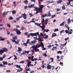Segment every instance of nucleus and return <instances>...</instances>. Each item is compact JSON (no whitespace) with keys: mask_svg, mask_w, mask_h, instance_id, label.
<instances>
[{"mask_svg":"<svg viewBox=\"0 0 73 73\" xmlns=\"http://www.w3.org/2000/svg\"><path fill=\"white\" fill-rule=\"evenodd\" d=\"M54 68L55 67L54 66H51V69H52V70H54Z\"/></svg>","mask_w":73,"mask_h":73,"instance_id":"864d4df0","label":"nucleus"},{"mask_svg":"<svg viewBox=\"0 0 73 73\" xmlns=\"http://www.w3.org/2000/svg\"><path fill=\"white\" fill-rule=\"evenodd\" d=\"M35 25H36L37 26H39L40 27V25H39V23H35Z\"/></svg>","mask_w":73,"mask_h":73,"instance_id":"ea45409f","label":"nucleus"},{"mask_svg":"<svg viewBox=\"0 0 73 73\" xmlns=\"http://www.w3.org/2000/svg\"><path fill=\"white\" fill-rule=\"evenodd\" d=\"M11 40L13 41V42H15V43L17 44H18L19 42L20 41L19 39H17V42L15 40H13V39H11Z\"/></svg>","mask_w":73,"mask_h":73,"instance_id":"39448f33","label":"nucleus"},{"mask_svg":"<svg viewBox=\"0 0 73 73\" xmlns=\"http://www.w3.org/2000/svg\"><path fill=\"white\" fill-rule=\"evenodd\" d=\"M24 52H26V53H27V54H29L30 52V51H24Z\"/></svg>","mask_w":73,"mask_h":73,"instance_id":"79ce46f5","label":"nucleus"},{"mask_svg":"<svg viewBox=\"0 0 73 73\" xmlns=\"http://www.w3.org/2000/svg\"><path fill=\"white\" fill-rule=\"evenodd\" d=\"M67 25L68 24H66V25H65V27H66V28H67L68 30H69V31H70V28L69 27H68Z\"/></svg>","mask_w":73,"mask_h":73,"instance_id":"4be33fe9","label":"nucleus"},{"mask_svg":"<svg viewBox=\"0 0 73 73\" xmlns=\"http://www.w3.org/2000/svg\"><path fill=\"white\" fill-rule=\"evenodd\" d=\"M38 46H37V47L34 49L35 51L36 52H38L39 51V49H37V48H38Z\"/></svg>","mask_w":73,"mask_h":73,"instance_id":"0eeeda50","label":"nucleus"},{"mask_svg":"<svg viewBox=\"0 0 73 73\" xmlns=\"http://www.w3.org/2000/svg\"><path fill=\"white\" fill-rule=\"evenodd\" d=\"M43 56H47V55L46 54V53H44V54H43Z\"/></svg>","mask_w":73,"mask_h":73,"instance_id":"58836bf2","label":"nucleus"},{"mask_svg":"<svg viewBox=\"0 0 73 73\" xmlns=\"http://www.w3.org/2000/svg\"><path fill=\"white\" fill-rule=\"evenodd\" d=\"M29 15L31 17H33V14H32L31 13H30L29 14Z\"/></svg>","mask_w":73,"mask_h":73,"instance_id":"603ef678","label":"nucleus"},{"mask_svg":"<svg viewBox=\"0 0 73 73\" xmlns=\"http://www.w3.org/2000/svg\"><path fill=\"white\" fill-rule=\"evenodd\" d=\"M42 50H46V48H44V47H42Z\"/></svg>","mask_w":73,"mask_h":73,"instance_id":"bf43d9fd","label":"nucleus"},{"mask_svg":"<svg viewBox=\"0 0 73 73\" xmlns=\"http://www.w3.org/2000/svg\"><path fill=\"white\" fill-rule=\"evenodd\" d=\"M36 40H33V41H32L31 43H30V44H32V43L34 44Z\"/></svg>","mask_w":73,"mask_h":73,"instance_id":"cd10ccee","label":"nucleus"},{"mask_svg":"<svg viewBox=\"0 0 73 73\" xmlns=\"http://www.w3.org/2000/svg\"><path fill=\"white\" fill-rule=\"evenodd\" d=\"M13 30L14 31H17V32L18 30L17 29H15V28H14Z\"/></svg>","mask_w":73,"mask_h":73,"instance_id":"c03bdc74","label":"nucleus"},{"mask_svg":"<svg viewBox=\"0 0 73 73\" xmlns=\"http://www.w3.org/2000/svg\"><path fill=\"white\" fill-rule=\"evenodd\" d=\"M37 33L38 35H37L36 36L38 35V38H40V35H39V33L38 32H37L36 33Z\"/></svg>","mask_w":73,"mask_h":73,"instance_id":"7c9ffc66","label":"nucleus"},{"mask_svg":"<svg viewBox=\"0 0 73 73\" xmlns=\"http://www.w3.org/2000/svg\"><path fill=\"white\" fill-rule=\"evenodd\" d=\"M65 32L66 33H69V31H68L67 30H65Z\"/></svg>","mask_w":73,"mask_h":73,"instance_id":"e433bc0d","label":"nucleus"},{"mask_svg":"<svg viewBox=\"0 0 73 73\" xmlns=\"http://www.w3.org/2000/svg\"><path fill=\"white\" fill-rule=\"evenodd\" d=\"M49 29H46V30H44V32H46V33L48 32H49Z\"/></svg>","mask_w":73,"mask_h":73,"instance_id":"a19ab883","label":"nucleus"},{"mask_svg":"<svg viewBox=\"0 0 73 73\" xmlns=\"http://www.w3.org/2000/svg\"><path fill=\"white\" fill-rule=\"evenodd\" d=\"M3 64H4V65H7L8 64V63H7V62H3Z\"/></svg>","mask_w":73,"mask_h":73,"instance_id":"5701e85b","label":"nucleus"},{"mask_svg":"<svg viewBox=\"0 0 73 73\" xmlns=\"http://www.w3.org/2000/svg\"><path fill=\"white\" fill-rule=\"evenodd\" d=\"M13 38L14 40H17V36H13Z\"/></svg>","mask_w":73,"mask_h":73,"instance_id":"f8f14e48","label":"nucleus"},{"mask_svg":"<svg viewBox=\"0 0 73 73\" xmlns=\"http://www.w3.org/2000/svg\"><path fill=\"white\" fill-rule=\"evenodd\" d=\"M20 69H21V70H20L19 69H18L17 70V72H20L21 71L23 70V69L22 68H21Z\"/></svg>","mask_w":73,"mask_h":73,"instance_id":"473e14b6","label":"nucleus"},{"mask_svg":"<svg viewBox=\"0 0 73 73\" xmlns=\"http://www.w3.org/2000/svg\"><path fill=\"white\" fill-rule=\"evenodd\" d=\"M38 35L37 33H31L29 34V35H27L28 38H29L30 37V36H36V35Z\"/></svg>","mask_w":73,"mask_h":73,"instance_id":"7ed1b4c3","label":"nucleus"},{"mask_svg":"<svg viewBox=\"0 0 73 73\" xmlns=\"http://www.w3.org/2000/svg\"><path fill=\"white\" fill-rule=\"evenodd\" d=\"M22 17H23L25 19H27V15L25 13L22 14L21 16L19 17V18H20Z\"/></svg>","mask_w":73,"mask_h":73,"instance_id":"20e7f679","label":"nucleus"},{"mask_svg":"<svg viewBox=\"0 0 73 73\" xmlns=\"http://www.w3.org/2000/svg\"><path fill=\"white\" fill-rule=\"evenodd\" d=\"M55 16H56V15H52V17H51V18H54V17H55Z\"/></svg>","mask_w":73,"mask_h":73,"instance_id":"4d7b16f0","label":"nucleus"},{"mask_svg":"<svg viewBox=\"0 0 73 73\" xmlns=\"http://www.w3.org/2000/svg\"><path fill=\"white\" fill-rule=\"evenodd\" d=\"M57 36V34L55 33H54L52 34V38H53L54 37L56 36Z\"/></svg>","mask_w":73,"mask_h":73,"instance_id":"1a4fd4ad","label":"nucleus"},{"mask_svg":"<svg viewBox=\"0 0 73 73\" xmlns=\"http://www.w3.org/2000/svg\"><path fill=\"white\" fill-rule=\"evenodd\" d=\"M16 1H14L13 3V4H14V5L13 6L14 7H16L17 6V5L16 4Z\"/></svg>","mask_w":73,"mask_h":73,"instance_id":"2eb2a0df","label":"nucleus"},{"mask_svg":"<svg viewBox=\"0 0 73 73\" xmlns=\"http://www.w3.org/2000/svg\"><path fill=\"white\" fill-rule=\"evenodd\" d=\"M7 26H8V27H9V28H10L11 27V26L10 24H7Z\"/></svg>","mask_w":73,"mask_h":73,"instance_id":"37998d69","label":"nucleus"},{"mask_svg":"<svg viewBox=\"0 0 73 73\" xmlns=\"http://www.w3.org/2000/svg\"><path fill=\"white\" fill-rule=\"evenodd\" d=\"M45 20L44 19H42V21H41L42 23H43L44 22Z\"/></svg>","mask_w":73,"mask_h":73,"instance_id":"c9c22d12","label":"nucleus"},{"mask_svg":"<svg viewBox=\"0 0 73 73\" xmlns=\"http://www.w3.org/2000/svg\"><path fill=\"white\" fill-rule=\"evenodd\" d=\"M27 44L28 43H24L23 44L25 46H27Z\"/></svg>","mask_w":73,"mask_h":73,"instance_id":"69168bd1","label":"nucleus"},{"mask_svg":"<svg viewBox=\"0 0 73 73\" xmlns=\"http://www.w3.org/2000/svg\"><path fill=\"white\" fill-rule=\"evenodd\" d=\"M58 31V29H56L55 30H54V32H56Z\"/></svg>","mask_w":73,"mask_h":73,"instance_id":"a18cd8bd","label":"nucleus"},{"mask_svg":"<svg viewBox=\"0 0 73 73\" xmlns=\"http://www.w3.org/2000/svg\"><path fill=\"white\" fill-rule=\"evenodd\" d=\"M9 19L10 20H11L13 19V18L11 17H10L9 18Z\"/></svg>","mask_w":73,"mask_h":73,"instance_id":"49530a36","label":"nucleus"},{"mask_svg":"<svg viewBox=\"0 0 73 73\" xmlns=\"http://www.w3.org/2000/svg\"><path fill=\"white\" fill-rule=\"evenodd\" d=\"M30 42L29 39H27V43H28L29 42Z\"/></svg>","mask_w":73,"mask_h":73,"instance_id":"052dcab7","label":"nucleus"},{"mask_svg":"<svg viewBox=\"0 0 73 73\" xmlns=\"http://www.w3.org/2000/svg\"><path fill=\"white\" fill-rule=\"evenodd\" d=\"M47 47H48V48H50L52 47V46H51L50 44L49 45V46H47Z\"/></svg>","mask_w":73,"mask_h":73,"instance_id":"5fc2aeb1","label":"nucleus"},{"mask_svg":"<svg viewBox=\"0 0 73 73\" xmlns=\"http://www.w3.org/2000/svg\"><path fill=\"white\" fill-rule=\"evenodd\" d=\"M48 16H51V14L49 11L48 12Z\"/></svg>","mask_w":73,"mask_h":73,"instance_id":"4c0bfd02","label":"nucleus"},{"mask_svg":"<svg viewBox=\"0 0 73 73\" xmlns=\"http://www.w3.org/2000/svg\"><path fill=\"white\" fill-rule=\"evenodd\" d=\"M38 46V48H39L40 47H43V48L44 47V44L42 42H40V44H39Z\"/></svg>","mask_w":73,"mask_h":73,"instance_id":"423d86ee","label":"nucleus"},{"mask_svg":"<svg viewBox=\"0 0 73 73\" xmlns=\"http://www.w3.org/2000/svg\"><path fill=\"white\" fill-rule=\"evenodd\" d=\"M68 23H70L71 21H70V19L69 18L68 19Z\"/></svg>","mask_w":73,"mask_h":73,"instance_id":"bb28decb","label":"nucleus"},{"mask_svg":"<svg viewBox=\"0 0 73 73\" xmlns=\"http://www.w3.org/2000/svg\"><path fill=\"white\" fill-rule=\"evenodd\" d=\"M49 64H47V70L51 69V66Z\"/></svg>","mask_w":73,"mask_h":73,"instance_id":"6e6552de","label":"nucleus"},{"mask_svg":"<svg viewBox=\"0 0 73 73\" xmlns=\"http://www.w3.org/2000/svg\"><path fill=\"white\" fill-rule=\"evenodd\" d=\"M69 37H67V38H65V41H66V40H68V39H69Z\"/></svg>","mask_w":73,"mask_h":73,"instance_id":"8fccbe9b","label":"nucleus"},{"mask_svg":"<svg viewBox=\"0 0 73 73\" xmlns=\"http://www.w3.org/2000/svg\"><path fill=\"white\" fill-rule=\"evenodd\" d=\"M44 7L43 5H40V7L38 8L36 7H34V8L35 9H34V11H36V12L35 13V14H37L38 13H40V11H42V8Z\"/></svg>","mask_w":73,"mask_h":73,"instance_id":"f257e3e1","label":"nucleus"},{"mask_svg":"<svg viewBox=\"0 0 73 73\" xmlns=\"http://www.w3.org/2000/svg\"><path fill=\"white\" fill-rule=\"evenodd\" d=\"M11 72L10 70H7L6 71L7 72Z\"/></svg>","mask_w":73,"mask_h":73,"instance_id":"774afa93","label":"nucleus"},{"mask_svg":"<svg viewBox=\"0 0 73 73\" xmlns=\"http://www.w3.org/2000/svg\"><path fill=\"white\" fill-rule=\"evenodd\" d=\"M61 46H60V48H61V49L62 50L63 49V47H64V46L63 45V44H61Z\"/></svg>","mask_w":73,"mask_h":73,"instance_id":"c85d7f7f","label":"nucleus"},{"mask_svg":"<svg viewBox=\"0 0 73 73\" xmlns=\"http://www.w3.org/2000/svg\"><path fill=\"white\" fill-rule=\"evenodd\" d=\"M62 0H59V1H57V3H58V4L60 3H62Z\"/></svg>","mask_w":73,"mask_h":73,"instance_id":"a878e982","label":"nucleus"},{"mask_svg":"<svg viewBox=\"0 0 73 73\" xmlns=\"http://www.w3.org/2000/svg\"><path fill=\"white\" fill-rule=\"evenodd\" d=\"M24 3L26 5H27L28 4V1L26 0H25L24 1Z\"/></svg>","mask_w":73,"mask_h":73,"instance_id":"b1692460","label":"nucleus"},{"mask_svg":"<svg viewBox=\"0 0 73 73\" xmlns=\"http://www.w3.org/2000/svg\"><path fill=\"white\" fill-rule=\"evenodd\" d=\"M65 22H62L61 23V24H60V26H64V24H65Z\"/></svg>","mask_w":73,"mask_h":73,"instance_id":"412c9836","label":"nucleus"},{"mask_svg":"<svg viewBox=\"0 0 73 73\" xmlns=\"http://www.w3.org/2000/svg\"><path fill=\"white\" fill-rule=\"evenodd\" d=\"M20 63H22V64H24V62L23 61H21V62H20Z\"/></svg>","mask_w":73,"mask_h":73,"instance_id":"e2e57ef3","label":"nucleus"},{"mask_svg":"<svg viewBox=\"0 0 73 73\" xmlns=\"http://www.w3.org/2000/svg\"><path fill=\"white\" fill-rule=\"evenodd\" d=\"M31 62H29L27 64L28 66H30V64H31Z\"/></svg>","mask_w":73,"mask_h":73,"instance_id":"3c124183","label":"nucleus"},{"mask_svg":"<svg viewBox=\"0 0 73 73\" xmlns=\"http://www.w3.org/2000/svg\"><path fill=\"white\" fill-rule=\"evenodd\" d=\"M8 51V49L6 47H3L0 50V54H2L4 52H6Z\"/></svg>","mask_w":73,"mask_h":73,"instance_id":"f03ea898","label":"nucleus"},{"mask_svg":"<svg viewBox=\"0 0 73 73\" xmlns=\"http://www.w3.org/2000/svg\"><path fill=\"white\" fill-rule=\"evenodd\" d=\"M38 46V45H36L35 46H33L31 47V48H33V49H35Z\"/></svg>","mask_w":73,"mask_h":73,"instance_id":"aec40b11","label":"nucleus"},{"mask_svg":"<svg viewBox=\"0 0 73 73\" xmlns=\"http://www.w3.org/2000/svg\"><path fill=\"white\" fill-rule=\"evenodd\" d=\"M5 38H2V37L1 36H0V41H4Z\"/></svg>","mask_w":73,"mask_h":73,"instance_id":"dca6fc26","label":"nucleus"},{"mask_svg":"<svg viewBox=\"0 0 73 73\" xmlns=\"http://www.w3.org/2000/svg\"><path fill=\"white\" fill-rule=\"evenodd\" d=\"M47 16L46 14H44L43 15V18H44L45 17Z\"/></svg>","mask_w":73,"mask_h":73,"instance_id":"6e6d98bb","label":"nucleus"},{"mask_svg":"<svg viewBox=\"0 0 73 73\" xmlns=\"http://www.w3.org/2000/svg\"><path fill=\"white\" fill-rule=\"evenodd\" d=\"M70 3H71V2L70 1H68V2L67 3V5H69Z\"/></svg>","mask_w":73,"mask_h":73,"instance_id":"09e8293b","label":"nucleus"},{"mask_svg":"<svg viewBox=\"0 0 73 73\" xmlns=\"http://www.w3.org/2000/svg\"><path fill=\"white\" fill-rule=\"evenodd\" d=\"M50 59L51 60V62H53L54 58H51Z\"/></svg>","mask_w":73,"mask_h":73,"instance_id":"f704fd0d","label":"nucleus"},{"mask_svg":"<svg viewBox=\"0 0 73 73\" xmlns=\"http://www.w3.org/2000/svg\"><path fill=\"white\" fill-rule=\"evenodd\" d=\"M10 35H11V36H14V35L12 33H11L10 34Z\"/></svg>","mask_w":73,"mask_h":73,"instance_id":"13d9d810","label":"nucleus"},{"mask_svg":"<svg viewBox=\"0 0 73 73\" xmlns=\"http://www.w3.org/2000/svg\"><path fill=\"white\" fill-rule=\"evenodd\" d=\"M62 53V51H58V54H61Z\"/></svg>","mask_w":73,"mask_h":73,"instance_id":"de8ad7c7","label":"nucleus"},{"mask_svg":"<svg viewBox=\"0 0 73 73\" xmlns=\"http://www.w3.org/2000/svg\"><path fill=\"white\" fill-rule=\"evenodd\" d=\"M17 33V35H20L21 34V32L19 31V30H18L16 32Z\"/></svg>","mask_w":73,"mask_h":73,"instance_id":"9d476101","label":"nucleus"},{"mask_svg":"<svg viewBox=\"0 0 73 73\" xmlns=\"http://www.w3.org/2000/svg\"><path fill=\"white\" fill-rule=\"evenodd\" d=\"M57 46H56V47H53L52 48V50L54 51V50H56L57 49Z\"/></svg>","mask_w":73,"mask_h":73,"instance_id":"a211bd4d","label":"nucleus"},{"mask_svg":"<svg viewBox=\"0 0 73 73\" xmlns=\"http://www.w3.org/2000/svg\"><path fill=\"white\" fill-rule=\"evenodd\" d=\"M40 27L42 28V30H43V31H44V26H40Z\"/></svg>","mask_w":73,"mask_h":73,"instance_id":"ddd939ff","label":"nucleus"},{"mask_svg":"<svg viewBox=\"0 0 73 73\" xmlns=\"http://www.w3.org/2000/svg\"><path fill=\"white\" fill-rule=\"evenodd\" d=\"M18 48L19 49V50H17V51H19V52H20V53L21 52V48H20V47H18Z\"/></svg>","mask_w":73,"mask_h":73,"instance_id":"6ab92c4d","label":"nucleus"},{"mask_svg":"<svg viewBox=\"0 0 73 73\" xmlns=\"http://www.w3.org/2000/svg\"><path fill=\"white\" fill-rule=\"evenodd\" d=\"M34 6H35L34 4H33V5H30V6H28V7L29 8H31L34 7Z\"/></svg>","mask_w":73,"mask_h":73,"instance_id":"9b49d317","label":"nucleus"},{"mask_svg":"<svg viewBox=\"0 0 73 73\" xmlns=\"http://www.w3.org/2000/svg\"><path fill=\"white\" fill-rule=\"evenodd\" d=\"M48 37V36L47 35H46V36H45V38H44L45 39H47Z\"/></svg>","mask_w":73,"mask_h":73,"instance_id":"680f3d73","label":"nucleus"},{"mask_svg":"<svg viewBox=\"0 0 73 73\" xmlns=\"http://www.w3.org/2000/svg\"><path fill=\"white\" fill-rule=\"evenodd\" d=\"M21 29L22 30H23L24 29L25 30H26V29L23 26H22V27H21Z\"/></svg>","mask_w":73,"mask_h":73,"instance_id":"c756f323","label":"nucleus"},{"mask_svg":"<svg viewBox=\"0 0 73 73\" xmlns=\"http://www.w3.org/2000/svg\"><path fill=\"white\" fill-rule=\"evenodd\" d=\"M62 9L63 10H65L66 9L65 6L64 5H63V6L62 7Z\"/></svg>","mask_w":73,"mask_h":73,"instance_id":"2f4dec72","label":"nucleus"},{"mask_svg":"<svg viewBox=\"0 0 73 73\" xmlns=\"http://www.w3.org/2000/svg\"><path fill=\"white\" fill-rule=\"evenodd\" d=\"M16 67L17 68H21V66L20 65H15Z\"/></svg>","mask_w":73,"mask_h":73,"instance_id":"4468645a","label":"nucleus"},{"mask_svg":"<svg viewBox=\"0 0 73 73\" xmlns=\"http://www.w3.org/2000/svg\"><path fill=\"white\" fill-rule=\"evenodd\" d=\"M60 65H61L62 66H63V63L61 62H60Z\"/></svg>","mask_w":73,"mask_h":73,"instance_id":"338daca9","label":"nucleus"},{"mask_svg":"<svg viewBox=\"0 0 73 73\" xmlns=\"http://www.w3.org/2000/svg\"><path fill=\"white\" fill-rule=\"evenodd\" d=\"M12 12L13 13V15H14V14H15L16 13V11H15L14 10L13 11H12Z\"/></svg>","mask_w":73,"mask_h":73,"instance_id":"72a5a7b5","label":"nucleus"},{"mask_svg":"<svg viewBox=\"0 0 73 73\" xmlns=\"http://www.w3.org/2000/svg\"><path fill=\"white\" fill-rule=\"evenodd\" d=\"M7 35H9L10 33V32L8 31H7Z\"/></svg>","mask_w":73,"mask_h":73,"instance_id":"0e129e2a","label":"nucleus"},{"mask_svg":"<svg viewBox=\"0 0 73 73\" xmlns=\"http://www.w3.org/2000/svg\"><path fill=\"white\" fill-rule=\"evenodd\" d=\"M5 13H6V11H4V12L3 13L2 15H3V17H6V16H5V15H6Z\"/></svg>","mask_w":73,"mask_h":73,"instance_id":"f3484780","label":"nucleus"},{"mask_svg":"<svg viewBox=\"0 0 73 73\" xmlns=\"http://www.w3.org/2000/svg\"><path fill=\"white\" fill-rule=\"evenodd\" d=\"M37 40L40 42L42 41V39L40 38H37Z\"/></svg>","mask_w":73,"mask_h":73,"instance_id":"393cba45","label":"nucleus"}]
</instances>
